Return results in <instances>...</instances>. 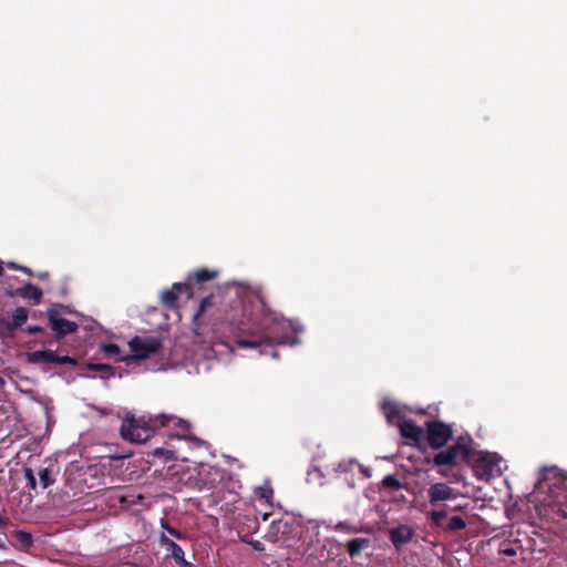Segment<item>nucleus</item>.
Returning <instances> with one entry per match:
<instances>
[{"label": "nucleus", "mask_w": 567, "mask_h": 567, "mask_svg": "<svg viewBox=\"0 0 567 567\" xmlns=\"http://www.w3.org/2000/svg\"><path fill=\"white\" fill-rule=\"evenodd\" d=\"M0 337H2V338L13 337V331L10 326L9 319L4 318L1 313H0Z\"/></svg>", "instance_id": "nucleus-31"}, {"label": "nucleus", "mask_w": 567, "mask_h": 567, "mask_svg": "<svg viewBox=\"0 0 567 567\" xmlns=\"http://www.w3.org/2000/svg\"><path fill=\"white\" fill-rule=\"evenodd\" d=\"M272 355H274L275 358H277V357H278V354H277V352H276V351H274V352H272Z\"/></svg>", "instance_id": "nucleus-53"}, {"label": "nucleus", "mask_w": 567, "mask_h": 567, "mask_svg": "<svg viewBox=\"0 0 567 567\" xmlns=\"http://www.w3.org/2000/svg\"><path fill=\"white\" fill-rule=\"evenodd\" d=\"M538 489L547 492L553 503H564L567 499L566 478L556 467L544 468L543 477L538 481Z\"/></svg>", "instance_id": "nucleus-3"}, {"label": "nucleus", "mask_w": 567, "mask_h": 567, "mask_svg": "<svg viewBox=\"0 0 567 567\" xmlns=\"http://www.w3.org/2000/svg\"><path fill=\"white\" fill-rule=\"evenodd\" d=\"M86 368L90 371L100 372L101 377L104 379H109L113 377L115 373L114 369L111 365L104 363H87Z\"/></svg>", "instance_id": "nucleus-25"}, {"label": "nucleus", "mask_w": 567, "mask_h": 567, "mask_svg": "<svg viewBox=\"0 0 567 567\" xmlns=\"http://www.w3.org/2000/svg\"><path fill=\"white\" fill-rule=\"evenodd\" d=\"M334 529L336 530H344L347 533H359L361 532V528L357 527V526H352V525H349L348 523L346 522H339L336 526H334Z\"/></svg>", "instance_id": "nucleus-34"}, {"label": "nucleus", "mask_w": 567, "mask_h": 567, "mask_svg": "<svg viewBox=\"0 0 567 567\" xmlns=\"http://www.w3.org/2000/svg\"><path fill=\"white\" fill-rule=\"evenodd\" d=\"M6 548V545L0 539V549H4Z\"/></svg>", "instance_id": "nucleus-49"}, {"label": "nucleus", "mask_w": 567, "mask_h": 567, "mask_svg": "<svg viewBox=\"0 0 567 567\" xmlns=\"http://www.w3.org/2000/svg\"><path fill=\"white\" fill-rule=\"evenodd\" d=\"M6 385V380L0 375V388Z\"/></svg>", "instance_id": "nucleus-48"}, {"label": "nucleus", "mask_w": 567, "mask_h": 567, "mask_svg": "<svg viewBox=\"0 0 567 567\" xmlns=\"http://www.w3.org/2000/svg\"><path fill=\"white\" fill-rule=\"evenodd\" d=\"M152 455L154 457L164 458L166 462L177 460L176 452L174 450L156 447L153 450Z\"/></svg>", "instance_id": "nucleus-28"}, {"label": "nucleus", "mask_w": 567, "mask_h": 567, "mask_svg": "<svg viewBox=\"0 0 567 567\" xmlns=\"http://www.w3.org/2000/svg\"><path fill=\"white\" fill-rule=\"evenodd\" d=\"M460 458H461V456L455 452V449H452L451 446H449L447 449L437 452L433 456L432 461H427V463L432 462L433 465L439 467L437 473L441 476H446L447 473L443 467L444 466H449V467L456 466L458 464Z\"/></svg>", "instance_id": "nucleus-12"}, {"label": "nucleus", "mask_w": 567, "mask_h": 567, "mask_svg": "<svg viewBox=\"0 0 567 567\" xmlns=\"http://www.w3.org/2000/svg\"><path fill=\"white\" fill-rule=\"evenodd\" d=\"M381 487L399 491L403 487V485L395 475L390 474L383 477L381 481Z\"/></svg>", "instance_id": "nucleus-29"}, {"label": "nucleus", "mask_w": 567, "mask_h": 567, "mask_svg": "<svg viewBox=\"0 0 567 567\" xmlns=\"http://www.w3.org/2000/svg\"><path fill=\"white\" fill-rule=\"evenodd\" d=\"M381 409L389 424L398 426V423L403 421L402 412L396 403L384 401L381 405Z\"/></svg>", "instance_id": "nucleus-17"}, {"label": "nucleus", "mask_w": 567, "mask_h": 567, "mask_svg": "<svg viewBox=\"0 0 567 567\" xmlns=\"http://www.w3.org/2000/svg\"><path fill=\"white\" fill-rule=\"evenodd\" d=\"M426 493L427 502L433 508H439L442 503L453 501L460 495L457 489L444 482L431 484Z\"/></svg>", "instance_id": "nucleus-10"}, {"label": "nucleus", "mask_w": 567, "mask_h": 567, "mask_svg": "<svg viewBox=\"0 0 567 567\" xmlns=\"http://www.w3.org/2000/svg\"><path fill=\"white\" fill-rule=\"evenodd\" d=\"M218 276L217 270H209L207 268H202L193 271L188 275L187 281L192 287V282L194 284H204L210 280H214Z\"/></svg>", "instance_id": "nucleus-18"}, {"label": "nucleus", "mask_w": 567, "mask_h": 567, "mask_svg": "<svg viewBox=\"0 0 567 567\" xmlns=\"http://www.w3.org/2000/svg\"><path fill=\"white\" fill-rule=\"evenodd\" d=\"M162 427L177 430L175 434H168L172 439L186 440L196 447L205 444L203 440L187 434L190 429V424L187 421L167 414L150 416L148 420L145 417L126 416L122 422L120 433L125 441L144 443L154 435L156 430Z\"/></svg>", "instance_id": "nucleus-2"}, {"label": "nucleus", "mask_w": 567, "mask_h": 567, "mask_svg": "<svg viewBox=\"0 0 567 567\" xmlns=\"http://www.w3.org/2000/svg\"><path fill=\"white\" fill-rule=\"evenodd\" d=\"M159 542H161L162 546H164L166 548V550L169 553V555L172 556L173 559L176 558V556H178L181 553L184 551L178 544H176L174 540H172L165 534L161 535Z\"/></svg>", "instance_id": "nucleus-23"}, {"label": "nucleus", "mask_w": 567, "mask_h": 567, "mask_svg": "<svg viewBox=\"0 0 567 567\" xmlns=\"http://www.w3.org/2000/svg\"><path fill=\"white\" fill-rule=\"evenodd\" d=\"M12 537L14 538L18 548L21 550H28L33 546V536L28 532L14 530Z\"/></svg>", "instance_id": "nucleus-21"}, {"label": "nucleus", "mask_w": 567, "mask_h": 567, "mask_svg": "<svg viewBox=\"0 0 567 567\" xmlns=\"http://www.w3.org/2000/svg\"><path fill=\"white\" fill-rule=\"evenodd\" d=\"M9 525V518L0 515V527H7Z\"/></svg>", "instance_id": "nucleus-43"}, {"label": "nucleus", "mask_w": 567, "mask_h": 567, "mask_svg": "<svg viewBox=\"0 0 567 567\" xmlns=\"http://www.w3.org/2000/svg\"><path fill=\"white\" fill-rule=\"evenodd\" d=\"M20 271H22V272H24V274H27L29 276H33L32 270L30 268L25 267V266H21L20 267Z\"/></svg>", "instance_id": "nucleus-46"}, {"label": "nucleus", "mask_w": 567, "mask_h": 567, "mask_svg": "<svg viewBox=\"0 0 567 567\" xmlns=\"http://www.w3.org/2000/svg\"><path fill=\"white\" fill-rule=\"evenodd\" d=\"M39 477L43 488H48L50 485L54 483V478H52L49 468H42L39 472Z\"/></svg>", "instance_id": "nucleus-32"}, {"label": "nucleus", "mask_w": 567, "mask_h": 567, "mask_svg": "<svg viewBox=\"0 0 567 567\" xmlns=\"http://www.w3.org/2000/svg\"><path fill=\"white\" fill-rule=\"evenodd\" d=\"M360 470H361V473L365 476V477H370L371 476V472L369 468L360 465Z\"/></svg>", "instance_id": "nucleus-45"}, {"label": "nucleus", "mask_w": 567, "mask_h": 567, "mask_svg": "<svg viewBox=\"0 0 567 567\" xmlns=\"http://www.w3.org/2000/svg\"><path fill=\"white\" fill-rule=\"evenodd\" d=\"M93 409L100 414V415H109L111 413V410L106 409V408H99V406H93Z\"/></svg>", "instance_id": "nucleus-41"}, {"label": "nucleus", "mask_w": 567, "mask_h": 567, "mask_svg": "<svg viewBox=\"0 0 567 567\" xmlns=\"http://www.w3.org/2000/svg\"><path fill=\"white\" fill-rule=\"evenodd\" d=\"M354 463H357L355 460L342 461L338 464L337 471L342 473L349 472Z\"/></svg>", "instance_id": "nucleus-35"}, {"label": "nucleus", "mask_w": 567, "mask_h": 567, "mask_svg": "<svg viewBox=\"0 0 567 567\" xmlns=\"http://www.w3.org/2000/svg\"><path fill=\"white\" fill-rule=\"evenodd\" d=\"M128 346L132 353L120 358L121 361L130 363L135 360H143L150 358L152 354L159 351L162 348V340L157 337H134Z\"/></svg>", "instance_id": "nucleus-4"}, {"label": "nucleus", "mask_w": 567, "mask_h": 567, "mask_svg": "<svg viewBox=\"0 0 567 567\" xmlns=\"http://www.w3.org/2000/svg\"><path fill=\"white\" fill-rule=\"evenodd\" d=\"M415 536V530L406 524H401L389 530V539L396 550H401Z\"/></svg>", "instance_id": "nucleus-13"}, {"label": "nucleus", "mask_w": 567, "mask_h": 567, "mask_svg": "<svg viewBox=\"0 0 567 567\" xmlns=\"http://www.w3.org/2000/svg\"><path fill=\"white\" fill-rule=\"evenodd\" d=\"M236 499H237V495H234V497H233V501H231V502H233V503H236Z\"/></svg>", "instance_id": "nucleus-51"}, {"label": "nucleus", "mask_w": 567, "mask_h": 567, "mask_svg": "<svg viewBox=\"0 0 567 567\" xmlns=\"http://www.w3.org/2000/svg\"><path fill=\"white\" fill-rule=\"evenodd\" d=\"M37 277L40 279V280H47L49 279L50 277V274L48 271H44V272H40L37 275Z\"/></svg>", "instance_id": "nucleus-44"}, {"label": "nucleus", "mask_w": 567, "mask_h": 567, "mask_svg": "<svg viewBox=\"0 0 567 567\" xmlns=\"http://www.w3.org/2000/svg\"><path fill=\"white\" fill-rule=\"evenodd\" d=\"M6 295L9 297L19 296L23 299L32 300L34 305H39L43 292L35 285L28 282L24 286L17 288L14 291H6Z\"/></svg>", "instance_id": "nucleus-15"}, {"label": "nucleus", "mask_w": 567, "mask_h": 567, "mask_svg": "<svg viewBox=\"0 0 567 567\" xmlns=\"http://www.w3.org/2000/svg\"><path fill=\"white\" fill-rule=\"evenodd\" d=\"M186 293L188 298L192 297L193 291L189 282H175L171 289H166L161 295V301L164 307L174 309L178 297Z\"/></svg>", "instance_id": "nucleus-11"}, {"label": "nucleus", "mask_w": 567, "mask_h": 567, "mask_svg": "<svg viewBox=\"0 0 567 567\" xmlns=\"http://www.w3.org/2000/svg\"><path fill=\"white\" fill-rule=\"evenodd\" d=\"M163 527L173 536V537H176V538H181L182 537V534L181 532H178L177 529H175L174 527H171L168 526L167 524L164 525L163 524Z\"/></svg>", "instance_id": "nucleus-39"}, {"label": "nucleus", "mask_w": 567, "mask_h": 567, "mask_svg": "<svg viewBox=\"0 0 567 567\" xmlns=\"http://www.w3.org/2000/svg\"><path fill=\"white\" fill-rule=\"evenodd\" d=\"M3 274L2 262L0 261V276Z\"/></svg>", "instance_id": "nucleus-50"}, {"label": "nucleus", "mask_w": 567, "mask_h": 567, "mask_svg": "<svg viewBox=\"0 0 567 567\" xmlns=\"http://www.w3.org/2000/svg\"><path fill=\"white\" fill-rule=\"evenodd\" d=\"M6 265H7V267H9L10 269H13V270H20V267H21V265H18L13 261H9Z\"/></svg>", "instance_id": "nucleus-42"}, {"label": "nucleus", "mask_w": 567, "mask_h": 567, "mask_svg": "<svg viewBox=\"0 0 567 567\" xmlns=\"http://www.w3.org/2000/svg\"><path fill=\"white\" fill-rule=\"evenodd\" d=\"M271 527L276 528L277 532L282 529V533H285L286 528L288 527V523L287 522H282V520L272 522V526Z\"/></svg>", "instance_id": "nucleus-37"}, {"label": "nucleus", "mask_w": 567, "mask_h": 567, "mask_svg": "<svg viewBox=\"0 0 567 567\" xmlns=\"http://www.w3.org/2000/svg\"><path fill=\"white\" fill-rule=\"evenodd\" d=\"M47 317L56 340H61L65 336L76 332L79 329V324L76 322L70 321L61 316L59 306L49 308L47 310Z\"/></svg>", "instance_id": "nucleus-9"}, {"label": "nucleus", "mask_w": 567, "mask_h": 567, "mask_svg": "<svg viewBox=\"0 0 567 567\" xmlns=\"http://www.w3.org/2000/svg\"><path fill=\"white\" fill-rule=\"evenodd\" d=\"M216 305V297L214 295L203 298L197 311L194 315V320H198L210 307Z\"/></svg>", "instance_id": "nucleus-24"}, {"label": "nucleus", "mask_w": 567, "mask_h": 567, "mask_svg": "<svg viewBox=\"0 0 567 567\" xmlns=\"http://www.w3.org/2000/svg\"><path fill=\"white\" fill-rule=\"evenodd\" d=\"M473 440L470 435L458 436L452 449H455V452L461 456V460L465 464H472L473 456H475L476 452L472 449Z\"/></svg>", "instance_id": "nucleus-14"}, {"label": "nucleus", "mask_w": 567, "mask_h": 567, "mask_svg": "<svg viewBox=\"0 0 567 567\" xmlns=\"http://www.w3.org/2000/svg\"><path fill=\"white\" fill-rule=\"evenodd\" d=\"M101 350L103 351V353L109 357V358H115L116 361H120V358H124L125 355H122V351L120 349V347L115 343H103L101 346Z\"/></svg>", "instance_id": "nucleus-26"}, {"label": "nucleus", "mask_w": 567, "mask_h": 567, "mask_svg": "<svg viewBox=\"0 0 567 567\" xmlns=\"http://www.w3.org/2000/svg\"><path fill=\"white\" fill-rule=\"evenodd\" d=\"M264 520H267L268 519V514H265L264 517H262Z\"/></svg>", "instance_id": "nucleus-52"}, {"label": "nucleus", "mask_w": 567, "mask_h": 567, "mask_svg": "<svg viewBox=\"0 0 567 567\" xmlns=\"http://www.w3.org/2000/svg\"><path fill=\"white\" fill-rule=\"evenodd\" d=\"M370 546V539L369 538H353L348 543V553L350 557L358 556L363 549L368 548Z\"/></svg>", "instance_id": "nucleus-22"}, {"label": "nucleus", "mask_w": 567, "mask_h": 567, "mask_svg": "<svg viewBox=\"0 0 567 567\" xmlns=\"http://www.w3.org/2000/svg\"><path fill=\"white\" fill-rule=\"evenodd\" d=\"M249 544L257 551H262L265 549V546L260 540H251Z\"/></svg>", "instance_id": "nucleus-40"}, {"label": "nucleus", "mask_w": 567, "mask_h": 567, "mask_svg": "<svg viewBox=\"0 0 567 567\" xmlns=\"http://www.w3.org/2000/svg\"><path fill=\"white\" fill-rule=\"evenodd\" d=\"M497 454L488 452H476L473 462L470 464L478 480L489 481L494 476V468L498 464Z\"/></svg>", "instance_id": "nucleus-7"}, {"label": "nucleus", "mask_w": 567, "mask_h": 567, "mask_svg": "<svg viewBox=\"0 0 567 567\" xmlns=\"http://www.w3.org/2000/svg\"><path fill=\"white\" fill-rule=\"evenodd\" d=\"M200 480L208 485L209 487H213L214 484L217 481H220L224 476V472L220 471L218 467H208L207 470H204L199 473Z\"/></svg>", "instance_id": "nucleus-19"}, {"label": "nucleus", "mask_w": 567, "mask_h": 567, "mask_svg": "<svg viewBox=\"0 0 567 567\" xmlns=\"http://www.w3.org/2000/svg\"><path fill=\"white\" fill-rule=\"evenodd\" d=\"M464 508V506H461V505H457V506H453V507H447L445 508L449 512H457V511H462Z\"/></svg>", "instance_id": "nucleus-47"}, {"label": "nucleus", "mask_w": 567, "mask_h": 567, "mask_svg": "<svg viewBox=\"0 0 567 567\" xmlns=\"http://www.w3.org/2000/svg\"><path fill=\"white\" fill-rule=\"evenodd\" d=\"M426 426V441L432 450H441L453 437V430L450 424L442 421H429Z\"/></svg>", "instance_id": "nucleus-5"}, {"label": "nucleus", "mask_w": 567, "mask_h": 567, "mask_svg": "<svg viewBox=\"0 0 567 567\" xmlns=\"http://www.w3.org/2000/svg\"><path fill=\"white\" fill-rule=\"evenodd\" d=\"M255 493L260 499H265L268 504L271 503L274 497V489L268 482H266L261 486H258Z\"/></svg>", "instance_id": "nucleus-27"}, {"label": "nucleus", "mask_w": 567, "mask_h": 567, "mask_svg": "<svg viewBox=\"0 0 567 567\" xmlns=\"http://www.w3.org/2000/svg\"><path fill=\"white\" fill-rule=\"evenodd\" d=\"M498 553L504 556H515L517 554V548L509 540H504L501 543Z\"/></svg>", "instance_id": "nucleus-30"}, {"label": "nucleus", "mask_w": 567, "mask_h": 567, "mask_svg": "<svg viewBox=\"0 0 567 567\" xmlns=\"http://www.w3.org/2000/svg\"><path fill=\"white\" fill-rule=\"evenodd\" d=\"M23 472H24V477L28 482V486L31 488V489H35L37 488V480H35V476H34V473H33V470L30 468V467H24L23 468Z\"/></svg>", "instance_id": "nucleus-33"}, {"label": "nucleus", "mask_w": 567, "mask_h": 567, "mask_svg": "<svg viewBox=\"0 0 567 567\" xmlns=\"http://www.w3.org/2000/svg\"><path fill=\"white\" fill-rule=\"evenodd\" d=\"M427 522L431 527L443 528L447 532H458L466 528L467 524L462 516H452L450 517L446 525H444V520L447 517V511L444 508H432L425 514Z\"/></svg>", "instance_id": "nucleus-6"}, {"label": "nucleus", "mask_w": 567, "mask_h": 567, "mask_svg": "<svg viewBox=\"0 0 567 567\" xmlns=\"http://www.w3.org/2000/svg\"><path fill=\"white\" fill-rule=\"evenodd\" d=\"M44 329L40 326H28L27 329H25V332L28 334H35V333H40V332H43Z\"/></svg>", "instance_id": "nucleus-38"}, {"label": "nucleus", "mask_w": 567, "mask_h": 567, "mask_svg": "<svg viewBox=\"0 0 567 567\" xmlns=\"http://www.w3.org/2000/svg\"><path fill=\"white\" fill-rule=\"evenodd\" d=\"M28 316V310L24 307H18L14 309L11 318L9 319L13 332L27 322Z\"/></svg>", "instance_id": "nucleus-20"}, {"label": "nucleus", "mask_w": 567, "mask_h": 567, "mask_svg": "<svg viewBox=\"0 0 567 567\" xmlns=\"http://www.w3.org/2000/svg\"><path fill=\"white\" fill-rule=\"evenodd\" d=\"M25 361L29 364H78V360L75 358L68 354L60 355L51 349L28 352L25 353Z\"/></svg>", "instance_id": "nucleus-8"}, {"label": "nucleus", "mask_w": 567, "mask_h": 567, "mask_svg": "<svg viewBox=\"0 0 567 567\" xmlns=\"http://www.w3.org/2000/svg\"><path fill=\"white\" fill-rule=\"evenodd\" d=\"M398 427L402 437L415 443H419L424 435L423 429L413 420H403L398 423Z\"/></svg>", "instance_id": "nucleus-16"}, {"label": "nucleus", "mask_w": 567, "mask_h": 567, "mask_svg": "<svg viewBox=\"0 0 567 567\" xmlns=\"http://www.w3.org/2000/svg\"><path fill=\"white\" fill-rule=\"evenodd\" d=\"M282 321L284 318L267 309L262 300L236 292L229 298L220 324L239 348L257 349L274 342L284 343L277 338V328Z\"/></svg>", "instance_id": "nucleus-1"}, {"label": "nucleus", "mask_w": 567, "mask_h": 567, "mask_svg": "<svg viewBox=\"0 0 567 567\" xmlns=\"http://www.w3.org/2000/svg\"><path fill=\"white\" fill-rule=\"evenodd\" d=\"M184 556L185 554L183 551L178 556H176V558H174L176 565L179 567H190V563H188Z\"/></svg>", "instance_id": "nucleus-36"}]
</instances>
